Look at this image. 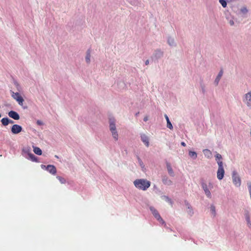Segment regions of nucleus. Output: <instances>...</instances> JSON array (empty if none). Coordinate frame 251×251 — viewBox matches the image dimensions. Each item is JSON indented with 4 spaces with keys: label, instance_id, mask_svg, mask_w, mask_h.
I'll list each match as a JSON object with an SVG mask.
<instances>
[{
    "label": "nucleus",
    "instance_id": "1",
    "mask_svg": "<svg viewBox=\"0 0 251 251\" xmlns=\"http://www.w3.org/2000/svg\"><path fill=\"white\" fill-rule=\"evenodd\" d=\"M135 186L140 190L145 191L151 186V182L145 179H137L133 182Z\"/></svg>",
    "mask_w": 251,
    "mask_h": 251
},
{
    "label": "nucleus",
    "instance_id": "2",
    "mask_svg": "<svg viewBox=\"0 0 251 251\" xmlns=\"http://www.w3.org/2000/svg\"><path fill=\"white\" fill-rule=\"evenodd\" d=\"M109 129L113 138L115 141H117L118 140V134L116 130L115 121L114 119H110L109 120Z\"/></svg>",
    "mask_w": 251,
    "mask_h": 251
},
{
    "label": "nucleus",
    "instance_id": "3",
    "mask_svg": "<svg viewBox=\"0 0 251 251\" xmlns=\"http://www.w3.org/2000/svg\"><path fill=\"white\" fill-rule=\"evenodd\" d=\"M218 165V169L217 173V178L219 180L223 178L225 174V170L223 167V162L222 161H217Z\"/></svg>",
    "mask_w": 251,
    "mask_h": 251
},
{
    "label": "nucleus",
    "instance_id": "4",
    "mask_svg": "<svg viewBox=\"0 0 251 251\" xmlns=\"http://www.w3.org/2000/svg\"><path fill=\"white\" fill-rule=\"evenodd\" d=\"M150 210L151 211L152 214L154 216V217L160 223H162V224H165V225H166L165 222L164 221V220L162 219V218L160 216V215L159 213H158V212L157 211V210L153 207H151L150 208Z\"/></svg>",
    "mask_w": 251,
    "mask_h": 251
},
{
    "label": "nucleus",
    "instance_id": "5",
    "mask_svg": "<svg viewBox=\"0 0 251 251\" xmlns=\"http://www.w3.org/2000/svg\"><path fill=\"white\" fill-rule=\"evenodd\" d=\"M12 97L16 100L19 105H23V102H24V99L22 98V97L20 95V94L18 92L16 93H13V94L12 95Z\"/></svg>",
    "mask_w": 251,
    "mask_h": 251
},
{
    "label": "nucleus",
    "instance_id": "6",
    "mask_svg": "<svg viewBox=\"0 0 251 251\" xmlns=\"http://www.w3.org/2000/svg\"><path fill=\"white\" fill-rule=\"evenodd\" d=\"M22 130V127L17 124H15L12 126L11 131V132L14 134H17L20 133Z\"/></svg>",
    "mask_w": 251,
    "mask_h": 251
},
{
    "label": "nucleus",
    "instance_id": "7",
    "mask_svg": "<svg viewBox=\"0 0 251 251\" xmlns=\"http://www.w3.org/2000/svg\"><path fill=\"white\" fill-rule=\"evenodd\" d=\"M243 101L247 106H251V92H249L245 94Z\"/></svg>",
    "mask_w": 251,
    "mask_h": 251
},
{
    "label": "nucleus",
    "instance_id": "8",
    "mask_svg": "<svg viewBox=\"0 0 251 251\" xmlns=\"http://www.w3.org/2000/svg\"><path fill=\"white\" fill-rule=\"evenodd\" d=\"M232 179L233 183L237 186L241 185V180L240 177L237 176L236 172H234L232 174Z\"/></svg>",
    "mask_w": 251,
    "mask_h": 251
},
{
    "label": "nucleus",
    "instance_id": "9",
    "mask_svg": "<svg viewBox=\"0 0 251 251\" xmlns=\"http://www.w3.org/2000/svg\"><path fill=\"white\" fill-rule=\"evenodd\" d=\"M201 187L203 189L205 194L207 196V198L210 199L211 198V194L210 191L209 190L207 184L203 182L201 183Z\"/></svg>",
    "mask_w": 251,
    "mask_h": 251
},
{
    "label": "nucleus",
    "instance_id": "10",
    "mask_svg": "<svg viewBox=\"0 0 251 251\" xmlns=\"http://www.w3.org/2000/svg\"><path fill=\"white\" fill-rule=\"evenodd\" d=\"M8 116L10 118H11L14 120H18L20 119L19 115L18 114V113H17L16 112H15L14 111H10V112H9Z\"/></svg>",
    "mask_w": 251,
    "mask_h": 251
},
{
    "label": "nucleus",
    "instance_id": "11",
    "mask_svg": "<svg viewBox=\"0 0 251 251\" xmlns=\"http://www.w3.org/2000/svg\"><path fill=\"white\" fill-rule=\"evenodd\" d=\"M47 170L52 175H55L56 173V169L54 166L49 165L46 167Z\"/></svg>",
    "mask_w": 251,
    "mask_h": 251
},
{
    "label": "nucleus",
    "instance_id": "12",
    "mask_svg": "<svg viewBox=\"0 0 251 251\" xmlns=\"http://www.w3.org/2000/svg\"><path fill=\"white\" fill-rule=\"evenodd\" d=\"M142 141L145 144L146 147L149 146V141L148 137L145 134H143L141 135Z\"/></svg>",
    "mask_w": 251,
    "mask_h": 251
},
{
    "label": "nucleus",
    "instance_id": "13",
    "mask_svg": "<svg viewBox=\"0 0 251 251\" xmlns=\"http://www.w3.org/2000/svg\"><path fill=\"white\" fill-rule=\"evenodd\" d=\"M162 182L164 184L167 185H171L173 183L172 181L166 176L162 178Z\"/></svg>",
    "mask_w": 251,
    "mask_h": 251
},
{
    "label": "nucleus",
    "instance_id": "14",
    "mask_svg": "<svg viewBox=\"0 0 251 251\" xmlns=\"http://www.w3.org/2000/svg\"><path fill=\"white\" fill-rule=\"evenodd\" d=\"M167 169L168 172L169 174L171 176H175L174 171L173 170V169L171 166V164L169 163H167Z\"/></svg>",
    "mask_w": 251,
    "mask_h": 251
},
{
    "label": "nucleus",
    "instance_id": "15",
    "mask_svg": "<svg viewBox=\"0 0 251 251\" xmlns=\"http://www.w3.org/2000/svg\"><path fill=\"white\" fill-rule=\"evenodd\" d=\"M203 152L205 156L208 158H211L212 156V154L211 151L208 149L203 150Z\"/></svg>",
    "mask_w": 251,
    "mask_h": 251
},
{
    "label": "nucleus",
    "instance_id": "16",
    "mask_svg": "<svg viewBox=\"0 0 251 251\" xmlns=\"http://www.w3.org/2000/svg\"><path fill=\"white\" fill-rule=\"evenodd\" d=\"M33 151L35 154L39 155H41L42 153V150L37 147H33Z\"/></svg>",
    "mask_w": 251,
    "mask_h": 251
},
{
    "label": "nucleus",
    "instance_id": "17",
    "mask_svg": "<svg viewBox=\"0 0 251 251\" xmlns=\"http://www.w3.org/2000/svg\"><path fill=\"white\" fill-rule=\"evenodd\" d=\"M165 119L167 121V126L168 128H170V129H172L173 128V126L171 123V122L169 120V117L167 115H165Z\"/></svg>",
    "mask_w": 251,
    "mask_h": 251
},
{
    "label": "nucleus",
    "instance_id": "18",
    "mask_svg": "<svg viewBox=\"0 0 251 251\" xmlns=\"http://www.w3.org/2000/svg\"><path fill=\"white\" fill-rule=\"evenodd\" d=\"M223 74V71L222 70H221L220 72L219 73L218 75H217V77L215 79V82L216 83V84L217 85L219 83V81H220V79H221L222 76Z\"/></svg>",
    "mask_w": 251,
    "mask_h": 251
},
{
    "label": "nucleus",
    "instance_id": "19",
    "mask_svg": "<svg viewBox=\"0 0 251 251\" xmlns=\"http://www.w3.org/2000/svg\"><path fill=\"white\" fill-rule=\"evenodd\" d=\"M90 57H91V50H88L87 51L86 56V62L87 63H89L90 62Z\"/></svg>",
    "mask_w": 251,
    "mask_h": 251
},
{
    "label": "nucleus",
    "instance_id": "20",
    "mask_svg": "<svg viewBox=\"0 0 251 251\" xmlns=\"http://www.w3.org/2000/svg\"><path fill=\"white\" fill-rule=\"evenodd\" d=\"M189 155L193 159H196L197 157V153L193 151H189Z\"/></svg>",
    "mask_w": 251,
    "mask_h": 251
},
{
    "label": "nucleus",
    "instance_id": "21",
    "mask_svg": "<svg viewBox=\"0 0 251 251\" xmlns=\"http://www.w3.org/2000/svg\"><path fill=\"white\" fill-rule=\"evenodd\" d=\"M1 122L2 124L4 126H7L8 125V118H3L1 120Z\"/></svg>",
    "mask_w": 251,
    "mask_h": 251
},
{
    "label": "nucleus",
    "instance_id": "22",
    "mask_svg": "<svg viewBox=\"0 0 251 251\" xmlns=\"http://www.w3.org/2000/svg\"><path fill=\"white\" fill-rule=\"evenodd\" d=\"M210 210H211V212L212 214L213 215V216L214 217H215L216 215V212L215 206L214 205H211L210 206Z\"/></svg>",
    "mask_w": 251,
    "mask_h": 251
},
{
    "label": "nucleus",
    "instance_id": "23",
    "mask_svg": "<svg viewBox=\"0 0 251 251\" xmlns=\"http://www.w3.org/2000/svg\"><path fill=\"white\" fill-rule=\"evenodd\" d=\"M245 217H246V219L248 225L250 227L251 226V221H250V215L248 213H247L245 214Z\"/></svg>",
    "mask_w": 251,
    "mask_h": 251
},
{
    "label": "nucleus",
    "instance_id": "24",
    "mask_svg": "<svg viewBox=\"0 0 251 251\" xmlns=\"http://www.w3.org/2000/svg\"><path fill=\"white\" fill-rule=\"evenodd\" d=\"M162 199L163 200H164L165 201L170 203L171 204V205H172L173 201H172V200L171 199H170L168 196H162Z\"/></svg>",
    "mask_w": 251,
    "mask_h": 251
},
{
    "label": "nucleus",
    "instance_id": "25",
    "mask_svg": "<svg viewBox=\"0 0 251 251\" xmlns=\"http://www.w3.org/2000/svg\"><path fill=\"white\" fill-rule=\"evenodd\" d=\"M219 2L223 7H226V6L227 3L225 0H219Z\"/></svg>",
    "mask_w": 251,
    "mask_h": 251
},
{
    "label": "nucleus",
    "instance_id": "26",
    "mask_svg": "<svg viewBox=\"0 0 251 251\" xmlns=\"http://www.w3.org/2000/svg\"><path fill=\"white\" fill-rule=\"evenodd\" d=\"M29 156L32 161H36V157L33 154L29 153Z\"/></svg>",
    "mask_w": 251,
    "mask_h": 251
},
{
    "label": "nucleus",
    "instance_id": "27",
    "mask_svg": "<svg viewBox=\"0 0 251 251\" xmlns=\"http://www.w3.org/2000/svg\"><path fill=\"white\" fill-rule=\"evenodd\" d=\"M57 178H58V179L59 180V181L61 183H65L66 180L63 177H62L61 176H57Z\"/></svg>",
    "mask_w": 251,
    "mask_h": 251
},
{
    "label": "nucleus",
    "instance_id": "28",
    "mask_svg": "<svg viewBox=\"0 0 251 251\" xmlns=\"http://www.w3.org/2000/svg\"><path fill=\"white\" fill-rule=\"evenodd\" d=\"M222 159V155L219 153H217L216 155V160L217 161H221Z\"/></svg>",
    "mask_w": 251,
    "mask_h": 251
},
{
    "label": "nucleus",
    "instance_id": "29",
    "mask_svg": "<svg viewBox=\"0 0 251 251\" xmlns=\"http://www.w3.org/2000/svg\"><path fill=\"white\" fill-rule=\"evenodd\" d=\"M241 11L243 13H246L247 12V9L246 8H243L241 9Z\"/></svg>",
    "mask_w": 251,
    "mask_h": 251
},
{
    "label": "nucleus",
    "instance_id": "30",
    "mask_svg": "<svg viewBox=\"0 0 251 251\" xmlns=\"http://www.w3.org/2000/svg\"><path fill=\"white\" fill-rule=\"evenodd\" d=\"M8 124H14V122L13 120L8 119Z\"/></svg>",
    "mask_w": 251,
    "mask_h": 251
},
{
    "label": "nucleus",
    "instance_id": "31",
    "mask_svg": "<svg viewBox=\"0 0 251 251\" xmlns=\"http://www.w3.org/2000/svg\"><path fill=\"white\" fill-rule=\"evenodd\" d=\"M139 164H140V166H142V167H143V166H144V165H143V162L141 160V159H139Z\"/></svg>",
    "mask_w": 251,
    "mask_h": 251
},
{
    "label": "nucleus",
    "instance_id": "32",
    "mask_svg": "<svg viewBox=\"0 0 251 251\" xmlns=\"http://www.w3.org/2000/svg\"><path fill=\"white\" fill-rule=\"evenodd\" d=\"M148 120V116H146V117H144V121L145 122H146V121H147Z\"/></svg>",
    "mask_w": 251,
    "mask_h": 251
},
{
    "label": "nucleus",
    "instance_id": "33",
    "mask_svg": "<svg viewBox=\"0 0 251 251\" xmlns=\"http://www.w3.org/2000/svg\"><path fill=\"white\" fill-rule=\"evenodd\" d=\"M229 24L231 25H234V22L232 20H231L229 21Z\"/></svg>",
    "mask_w": 251,
    "mask_h": 251
},
{
    "label": "nucleus",
    "instance_id": "34",
    "mask_svg": "<svg viewBox=\"0 0 251 251\" xmlns=\"http://www.w3.org/2000/svg\"><path fill=\"white\" fill-rule=\"evenodd\" d=\"M181 145L183 147H185L186 146V144L184 142H182L181 143Z\"/></svg>",
    "mask_w": 251,
    "mask_h": 251
},
{
    "label": "nucleus",
    "instance_id": "35",
    "mask_svg": "<svg viewBox=\"0 0 251 251\" xmlns=\"http://www.w3.org/2000/svg\"><path fill=\"white\" fill-rule=\"evenodd\" d=\"M149 60H147L145 61V64H146V65H149Z\"/></svg>",
    "mask_w": 251,
    "mask_h": 251
},
{
    "label": "nucleus",
    "instance_id": "36",
    "mask_svg": "<svg viewBox=\"0 0 251 251\" xmlns=\"http://www.w3.org/2000/svg\"><path fill=\"white\" fill-rule=\"evenodd\" d=\"M168 43H169V44L170 45H171V43H173V40H171V41H170V40H168Z\"/></svg>",
    "mask_w": 251,
    "mask_h": 251
},
{
    "label": "nucleus",
    "instance_id": "37",
    "mask_svg": "<svg viewBox=\"0 0 251 251\" xmlns=\"http://www.w3.org/2000/svg\"><path fill=\"white\" fill-rule=\"evenodd\" d=\"M209 187H212V184L211 183H209Z\"/></svg>",
    "mask_w": 251,
    "mask_h": 251
},
{
    "label": "nucleus",
    "instance_id": "38",
    "mask_svg": "<svg viewBox=\"0 0 251 251\" xmlns=\"http://www.w3.org/2000/svg\"><path fill=\"white\" fill-rule=\"evenodd\" d=\"M138 114H139V112H138V113H136L135 116H137L138 115Z\"/></svg>",
    "mask_w": 251,
    "mask_h": 251
},
{
    "label": "nucleus",
    "instance_id": "39",
    "mask_svg": "<svg viewBox=\"0 0 251 251\" xmlns=\"http://www.w3.org/2000/svg\"><path fill=\"white\" fill-rule=\"evenodd\" d=\"M38 123L39 124H40V122H39V121H38Z\"/></svg>",
    "mask_w": 251,
    "mask_h": 251
}]
</instances>
